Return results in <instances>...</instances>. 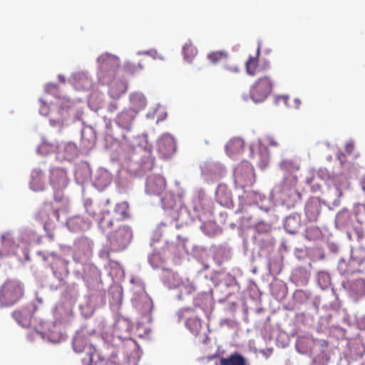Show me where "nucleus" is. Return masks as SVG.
I'll list each match as a JSON object with an SVG mask.
<instances>
[{
    "instance_id": "1",
    "label": "nucleus",
    "mask_w": 365,
    "mask_h": 365,
    "mask_svg": "<svg viewBox=\"0 0 365 365\" xmlns=\"http://www.w3.org/2000/svg\"><path fill=\"white\" fill-rule=\"evenodd\" d=\"M98 225L106 235L112 252L122 251L127 247L132 238L130 227L120 225L118 219L112 217L109 212L103 214Z\"/></svg>"
},
{
    "instance_id": "2",
    "label": "nucleus",
    "mask_w": 365,
    "mask_h": 365,
    "mask_svg": "<svg viewBox=\"0 0 365 365\" xmlns=\"http://www.w3.org/2000/svg\"><path fill=\"white\" fill-rule=\"evenodd\" d=\"M98 79L102 85H109L116 81L117 72L120 68L119 58L112 54L106 53L98 58Z\"/></svg>"
},
{
    "instance_id": "3",
    "label": "nucleus",
    "mask_w": 365,
    "mask_h": 365,
    "mask_svg": "<svg viewBox=\"0 0 365 365\" xmlns=\"http://www.w3.org/2000/svg\"><path fill=\"white\" fill-rule=\"evenodd\" d=\"M23 284L15 279H8L0 287V307H8L16 304L24 297Z\"/></svg>"
},
{
    "instance_id": "4",
    "label": "nucleus",
    "mask_w": 365,
    "mask_h": 365,
    "mask_svg": "<svg viewBox=\"0 0 365 365\" xmlns=\"http://www.w3.org/2000/svg\"><path fill=\"white\" fill-rule=\"evenodd\" d=\"M273 81L269 76L258 78L250 88V97L256 103L264 101L271 93Z\"/></svg>"
},
{
    "instance_id": "5",
    "label": "nucleus",
    "mask_w": 365,
    "mask_h": 365,
    "mask_svg": "<svg viewBox=\"0 0 365 365\" xmlns=\"http://www.w3.org/2000/svg\"><path fill=\"white\" fill-rule=\"evenodd\" d=\"M43 259L49 262L54 276L58 279L62 280L64 277L68 274V262L62 257L51 252L44 257Z\"/></svg>"
},
{
    "instance_id": "6",
    "label": "nucleus",
    "mask_w": 365,
    "mask_h": 365,
    "mask_svg": "<svg viewBox=\"0 0 365 365\" xmlns=\"http://www.w3.org/2000/svg\"><path fill=\"white\" fill-rule=\"evenodd\" d=\"M255 173L252 166L247 163L238 165L235 170V180L241 187L251 186L255 182Z\"/></svg>"
},
{
    "instance_id": "7",
    "label": "nucleus",
    "mask_w": 365,
    "mask_h": 365,
    "mask_svg": "<svg viewBox=\"0 0 365 365\" xmlns=\"http://www.w3.org/2000/svg\"><path fill=\"white\" fill-rule=\"evenodd\" d=\"M166 181L159 175H150L147 178L145 192L149 195H161L165 190Z\"/></svg>"
},
{
    "instance_id": "8",
    "label": "nucleus",
    "mask_w": 365,
    "mask_h": 365,
    "mask_svg": "<svg viewBox=\"0 0 365 365\" xmlns=\"http://www.w3.org/2000/svg\"><path fill=\"white\" fill-rule=\"evenodd\" d=\"M68 182V179L66 170L56 168L51 170L50 183L54 189H63L67 186Z\"/></svg>"
},
{
    "instance_id": "9",
    "label": "nucleus",
    "mask_w": 365,
    "mask_h": 365,
    "mask_svg": "<svg viewBox=\"0 0 365 365\" xmlns=\"http://www.w3.org/2000/svg\"><path fill=\"white\" fill-rule=\"evenodd\" d=\"M216 201L223 207H229L232 202V192L226 185L220 184L215 191Z\"/></svg>"
},
{
    "instance_id": "10",
    "label": "nucleus",
    "mask_w": 365,
    "mask_h": 365,
    "mask_svg": "<svg viewBox=\"0 0 365 365\" xmlns=\"http://www.w3.org/2000/svg\"><path fill=\"white\" fill-rule=\"evenodd\" d=\"M135 114L133 110H124L117 115L115 123L120 128L130 130Z\"/></svg>"
},
{
    "instance_id": "11",
    "label": "nucleus",
    "mask_w": 365,
    "mask_h": 365,
    "mask_svg": "<svg viewBox=\"0 0 365 365\" xmlns=\"http://www.w3.org/2000/svg\"><path fill=\"white\" fill-rule=\"evenodd\" d=\"M108 95L113 99L120 98L122 95L125 93L128 89L126 82L120 79H117L110 84L108 85Z\"/></svg>"
},
{
    "instance_id": "12",
    "label": "nucleus",
    "mask_w": 365,
    "mask_h": 365,
    "mask_svg": "<svg viewBox=\"0 0 365 365\" xmlns=\"http://www.w3.org/2000/svg\"><path fill=\"white\" fill-rule=\"evenodd\" d=\"M12 316L17 323L23 327H27L31 324V314L27 308L16 309L13 312Z\"/></svg>"
},
{
    "instance_id": "13",
    "label": "nucleus",
    "mask_w": 365,
    "mask_h": 365,
    "mask_svg": "<svg viewBox=\"0 0 365 365\" xmlns=\"http://www.w3.org/2000/svg\"><path fill=\"white\" fill-rule=\"evenodd\" d=\"M130 101L132 105L131 110H133L135 113H138L139 110L145 108L147 101L144 95L140 93H134L130 94Z\"/></svg>"
},
{
    "instance_id": "14",
    "label": "nucleus",
    "mask_w": 365,
    "mask_h": 365,
    "mask_svg": "<svg viewBox=\"0 0 365 365\" xmlns=\"http://www.w3.org/2000/svg\"><path fill=\"white\" fill-rule=\"evenodd\" d=\"M244 149V141L239 138L230 140L226 145L227 153L230 156L241 153Z\"/></svg>"
},
{
    "instance_id": "15",
    "label": "nucleus",
    "mask_w": 365,
    "mask_h": 365,
    "mask_svg": "<svg viewBox=\"0 0 365 365\" xmlns=\"http://www.w3.org/2000/svg\"><path fill=\"white\" fill-rule=\"evenodd\" d=\"M52 215L56 218L57 220H59V212L58 210H54L52 207H49L47 208L42 209L39 212V217L41 220L43 221L44 228L47 229L48 227H51V223L50 222L49 216Z\"/></svg>"
},
{
    "instance_id": "16",
    "label": "nucleus",
    "mask_w": 365,
    "mask_h": 365,
    "mask_svg": "<svg viewBox=\"0 0 365 365\" xmlns=\"http://www.w3.org/2000/svg\"><path fill=\"white\" fill-rule=\"evenodd\" d=\"M91 255V250L87 245H79L73 253V260L78 263H83L88 260Z\"/></svg>"
},
{
    "instance_id": "17",
    "label": "nucleus",
    "mask_w": 365,
    "mask_h": 365,
    "mask_svg": "<svg viewBox=\"0 0 365 365\" xmlns=\"http://www.w3.org/2000/svg\"><path fill=\"white\" fill-rule=\"evenodd\" d=\"M220 365H247V361L242 355L235 353L228 357L221 358Z\"/></svg>"
},
{
    "instance_id": "18",
    "label": "nucleus",
    "mask_w": 365,
    "mask_h": 365,
    "mask_svg": "<svg viewBox=\"0 0 365 365\" xmlns=\"http://www.w3.org/2000/svg\"><path fill=\"white\" fill-rule=\"evenodd\" d=\"M30 186L34 191H41L44 189L45 182L42 173L39 170H34L32 173V178L30 182Z\"/></svg>"
},
{
    "instance_id": "19",
    "label": "nucleus",
    "mask_w": 365,
    "mask_h": 365,
    "mask_svg": "<svg viewBox=\"0 0 365 365\" xmlns=\"http://www.w3.org/2000/svg\"><path fill=\"white\" fill-rule=\"evenodd\" d=\"M185 326L192 334L197 336L202 329L201 320L197 317L189 318L185 322Z\"/></svg>"
},
{
    "instance_id": "20",
    "label": "nucleus",
    "mask_w": 365,
    "mask_h": 365,
    "mask_svg": "<svg viewBox=\"0 0 365 365\" xmlns=\"http://www.w3.org/2000/svg\"><path fill=\"white\" fill-rule=\"evenodd\" d=\"M197 50L192 43H186L182 48V54L184 58L187 62H191L194 57L197 55Z\"/></svg>"
},
{
    "instance_id": "21",
    "label": "nucleus",
    "mask_w": 365,
    "mask_h": 365,
    "mask_svg": "<svg viewBox=\"0 0 365 365\" xmlns=\"http://www.w3.org/2000/svg\"><path fill=\"white\" fill-rule=\"evenodd\" d=\"M227 58V53L224 51H212L207 54V59L213 64Z\"/></svg>"
},
{
    "instance_id": "22",
    "label": "nucleus",
    "mask_w": 365,
    "mask_h": 365,
    "mask_svg": "<svg viewBox=\"0 0 365 365\" xmlns=\"http://www.w3.org/2000/svg\"><path fill=\"white\" fill-rule=\"evenodd\" d=\"M245 66L248 75L252 76L256 75L258 66V58L257 57L250 56L245 63Z\"/></svg>"
},
{
    "instance_id": "23",
    "label": "nucleus",
    "mask_w": 365,
    "mask_h": 365,
    "mask_svg": "<svg viewBox=\"0 0 365 365\" xmlns=\"http://www.w3.org/2000/svg\"><path fill=\"white\" fill-rule=\"evenodd\" d=\"M352 291L359 296L365 294V281L362 279H357L351 284Z\"/></svg>"
},
{
    "instance_id": "24",
    "label": "nucleus",
    "mask_w": 365,
    "mask_h": 365,
    "mask_svg": "<svg viewBox=\"0 0 365 365\" xmlns=\"http://www.w3.org/2000/svg\"><path fill=\"white\" fill-rule=\"evenodd\" d=\"M86 346L87 342L83 337L81 336L74 337L73 340V347L76 353H81L83 351Z\"/></svg>"
},
{
    "instance_id": "25",
    "label": "nucleus",
    "mask_w": 365,
    "mask_h": 365,
    "mask_svg": "<svg viewBox=\"0 0 365 365\" xmlns=\"http://www.w3.org/2000/svg\"><path fill=\"white\" fill-rule=\"evenodd\" d=\"M280 167L287 172H294L299 169V165L294 160H284L281 163Z\"/></svg>"
},
{
    "instance_id": "26",
    "label": "nucleus",
    "mask_w": 365,
    "mask_h": 365,
    "mask_svg": "<svg viewBox=\"0 0 365 365\" xmlns=\"http://www.w3.org/2000/svg\"><path fill=\"white\" fill-rule=\"evenodd\" d=\"M115 212L118 213L123 218L128 217V205L125 202L118 204L115 208Z\"/></svg>"
},
{
    "instance_id": "27",
    "label": "nucleus",
    "mask_w": 365,
    "mask_h": 365,
    "mask_svg": "<svg viewBox=\"0 0 365 365\" xmlns=\"http://www.w3.org/2000/svg\"><path fill=\"white\" fill-rule=\"evenodd\" d=\"M81 222L82 219L80 217H73L67 221V225L73 231H77L81 229L80 224Z\"/></svg>"
},
{
    "instance_id": "28",
    "label": "nucleus",
    "mask_w": 365,
    "mask_h": 365,
    "mask_svg": "<svg viewBox=\"0 0 365 365\" xmlns=\"http://www.w3.org/2000/svg\"><path fill=\"white\" fill-rule=\"evenodd\" d=\"M63 112H64V110L62 109L60 111V117L55 118H51L50 119V123H51V125L63 127V123H64V120H65V118H66V117L63 114Z\"/></svg>"
},
{
    "instance_id": "29",
    "label": "nucleus",
    "mask_w": 365,
    "mask_h": 365,
    "mask_svg": "<svg viewBox=\"0 0 365 365\" xmlns=\"http://www.w3.org/2000/svg\"><path fill=\"white\" fill-rule=\"evenodd\" d=\"M265 143L267 146H271V147L279 146V143L274 137H272V136L267 137L265 139Z\"/></svg>"
},
{
    "instance_id": "30",
    "label": "nucleus",
    "mask_w": 365,
    "mask_h": 365,
    "mask_svg": "<svg viewBox=\"0 0 365 365\" xmlns=\"http://www.w3.org/2000/svg\"><path fill=\"white\" fill-rule=\"evenodd\" d=\"M224 69L228 72L237 73L240 71V68L237 66L225 65Z\"/></svg>"
},
{
    "instance_id": "31",
    "label": "nucleus",
    "mask_w": 365,
    "mask_h": 365,
    "mask_svg": "<svg viewBox=\"0 0 365 365\" xmlns=\"http://www.w3.org/2000/svg\"><path fill=\"white\" fill-rule=\"evenodd\" d=\"M164 140L167 141L169 143V145H170V146L171 148V150H173V147H174L173 140L170 137L168 136V137L164 138L163 139L162 142H163Z\"/></svg>"
},
{
    "instance_id": "32",
    "label": "nucleus",
    "mask_w": 365,
    "mask_h": 365,
    "mask_svg": "<svg viewBox=\"0 0 365 365\" xmlns=\"http://www.w3.org/2000/svg\"><path fill=\"white\" fill-rule=\"evenodd\" d=\"M117 108H118V106L116 103H111L108 106V110L110 112H113V111L117 110Z\"/></svg>"
},
{
    "instance_id": "33",
    "label": "nucleus",
    "mask_w": 365,
    "mask_h": 365,
    "mask_svg": "<svg viewBox=\"0 0 365 365\" xmlns=\"http://www.w3.org/2000/svg\"><path fill=\"white\" fill-rule=\"evenodd\" d=\"M251 218H252V217H251V216H249V217H242V221H244V220H246L247 221H250V220H251Z\"/></svg>"
},
{
    "instance_id": "34",
    "label": "nucleus",
    "mask_w": 365,
    "mask_h": 365,
    "mask_svg": "<svg viewBox=\"0 0 365 365\" xmlns=\"http://www.w3.org/2000/svg\"><path fill=\"white\" fill-rule=\"evenodd\" d=\"M294 220V218L288 217L286 221V226L289 225V222L290 220Z\"/></svg>"
},
{
    "instance_id": "35",
    "label": "nucleus",
    "mask_w": 365,
    "mask_h": 365,
    "mask_svg": "<svg viewBox=\"0 0 365 365\" xmlns=\"http://www.w3.org/2000/svg\"><path fill=\"white\" fill-rule=\"evenodd\" d=\"M90 361L92 362V361H93L92 356L90 358Z\"/></svg>"
}]
</instances>
